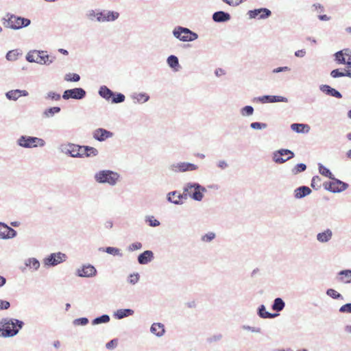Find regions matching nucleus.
I'll return each mask as SVG.
<instances>
[{
	"instance_id": "1",
	"label": "nucleus",
	"mask_w": 351,
	"mask_h": 351,
	"mask_svg": "<svg viewBox=\"0 0 351 351\" xmlns=\"http://www.w3.org/2000/svg\"><path fill=\"white\" fill-rule=\"evenodd\" d=\"M24 322L14 318H3L0 320V337L10 338L16 336L23 327Z\"/></svg>"
},
{
	"instance_id": "2",
	"label": "nucleus",
	"mask_w": 351,
	"mask_h": 351,
	"mask_svg": "<svg viewBox=\"0 0 351 351\" xmlns=\"http://www.w3.org/2000/svg\"><path fill=\"white\" fill-rule=\"evenodd\" d=\"M3 25L5 27L14 30L26 27L31 24V21L29 19L10 13L6 14L5 17L3 18Z\"/></svg>"
},
{
	"instance_id": "3",
	"label": "nucleus",
	"mask_w": 351,
	"mask_h": 351,
	"mask_svg": "<svg viewBox=\"0 0 351 351\" xmlns=\"http://www.w3.org/2000/svg\"><path fill=\"white\" fill-rule=\"evenodd\" d=\"M56 58L50 56L46 51L32 50L26 55V60L29 62H36L40 64L49 65Z\"/></svg>"
},
{
	"instance_id": "4",
	"label": "nucleus",
	"mask_w": 351,
	"mask_h": 351,
	"mask_svg": "<svg viewBox=\"0 0 351 351\" xmlns=\"http://www.w3.org/2000/svg\"><path fill=\"white\" fill-rule=\"evenodd\" d=\"M120 175L111 170H101L95 174V180L99 184H108L111 186H115Z\"/></svg>"
},
{
	"instance_id": "5",
	"label": "nucleus",
	"mask_w": 351,
	"mask_h": 351,
	"mask_svg": "<svg viewBox=\"0 0 351 351\" xmlns=\"http://www.w3.org/2000/svg\"><path fill=\"white\" fill-rule=\"evenodd\" d=\"M16 145L25 149L35 148L37 147H43L46 145L44 139L36 136L21 135L16 141Z\"/></svg>"
},
{
	"instance_id": "6",
	"label": "nucleus",
	"mask_w": 351,
	"mask_h": 351,
	"mask_svg": "<svg viewBox=\"0 0 351 351\" xmlns=\"http://www.w3.org/2000/svg\"><path fill=\"white\" fill-rule=\"evenodd\" d=\"M172 34L176 38L182 42H192L198 38L197 33L182 26H176Z\"/></svg>"
},
{
	"instance_id": "7",
	"label": "nucleus",
	"mask_w": 351,
	"mask_h": 351,
	"mask_svg": "<svg viewBox=\"0 0 351 351\" xmlns=\"http://www.w3.org/2000/svg\"><path fill=\"white\" fill-rule=\"evenodd\" d=\"M184 192H189V197L193 200L200 202L206 189L197 182H188L184 184Z\"/></svg>"
},
{
	"instance_id": "8",
	"label": "nucleus",
	"mask_w": 351,
	"mask_h": 351,
	"mask_svg": "<svg viewBox=\"0 0 351 351\" xmlns=\"http://www.w3.org/2000/svg\"><path fill=\"white\" fill-rule=\"evenodd\" d=\"M59 151L73 158H82L83 154L80 152V145L71 143H62L58 147Z\"/></svg>"
},
{
	"instance_id": "9",
	"label": "nucleus",
	"mask_w": 351,
	"mask_h": 351,
	"mask_svg": "<svg viewBox=\"0 0 351 351\" xmlns=\"http://www.w3.org/2000/svg\"><path fill=\"white\" fill-rule=\"evenodd\" d=\"M330 180V182H325L324 186L325 189L331 193H341L346 190L349 186L348 184L335 178L334 176L333 178Z\"/></svg>"
},
{
	"instance_id": "10",
	"label": "nucleus",
	"mask_w": 351,
	"mask_h": 351,
	"mask_svg": "<svg viewBox=\"0 0 351 351\" xmlns=\"http://www.w3.org/2000/svg\"><path fill=\"white\" fill-rule=\"evenodd\" d=\"M295 156L294 153L288 149H280L273 153L272 160L276 164H282Z\"/></svg>"
},
{
	"instance_id": "11",
	"label": "nucleus",
	"mask_w": 351,
	"mask_h": 351,
	"mask_svg": "<svg viewBox=\"0 0 351 351\" xmlns=\"http://www.w3.org/2000/svg\"><path fill=\"white\" fill-rule=\"evenodd\" d=\"M66 259V255L62 252H58L50 254L44 258V265L47 267H54L63 263Z\"/></svg>"
},
{
	"instance_id": "12",
	"label": "nucleus",
	"mask_w": 351,
	"mask_h": 351,
	"mask_svg": "<svg viewBox=\"0 0 351 351\" xmlns=\"http://www.w3.org/2000/svg\"><path fill=\"white\" fill-rule=\"evenodd\" d=\"M189 192H184V186L183 187V193H180L177 191H171L167 195L168 202L175 205H182L184 200L188 199Z\"/></svg>"
},
{
	"instance_id": "13",
	"label": "nucleus",
	"mask_w": 351,
	"mask_h": 351,
	"mask_svg": "<svg viewBox=\"0 0 351 351\" xmlns=\"http://www.w3.org/2000/svg\"><path fill=\"white\" fill-rule=\"evenodd\" d=\"M86 95V92L82 88H74L65 90L62 95V98L65 100L70 99L81 100Z\"/></svg>"
},
{
	"instance_id": "14",
	"label": "nucleus",
	"mask_w": 351,
	"mask_h": 351,
	"mask_svg": "<svg viewBox=\"0 0 351 351\" xmlns=\"http://www.w3.org/2000/svg\"><path fill=\"white\" fill-rule=\"evenodd\" d=\"M250 19H267L271 16L270 10L266 8H261L258 9L250 10L247 12Z\"/></svg>"
},
{
	"instance_id": "15",
	"label": "nucleus",
	"mask_w": 351,
	"mask_h": 351,
	"mask_svg": "<svg viewBox=\"0 0 351 351\" xmlns=\"http://www.w3.org/2000/svg\"><path fill=\"white\" fill-rule=\"evenodd\" d=\"M97 21L99 23L114 21L119 17V13L115 11H106L97 12Z\"/></svg>"
},
{
	"instance_id": "16",
	"label": "nucleus",
	"mask_w": 351,
	"mask_h": 351,
	"mask_svg": "<svg viewBox=\"0 0 351 351\" xmlns=\"http://www.w3.org/2000/svg\"><path fill=\"white\" fill-rule=\"evenodd\" d=\"M97 274V269L90 265H84L82 267L76 270V275L82 278H92Z\"/></svg>"
},
{
	"instance_id": "17",
	"label": "nucleus",
	"mask_w": 351,
	"mask_h": 351,
	"mask_svg": "<svg viewBox=\"0 0 351 351\" xmlns=\"http://www.w3.org/2000/svg\"><path fill=\"white\" fill-rule=\"evenodd\" d=\"M255 100L262 104L288 102V99L287 97L278 95H263L256 97Z\"/></svg>"
},
{
	"instance_id": "18",
	"label": "nucleus",
	"mask_w": 351,
	"mask_h": 351,
	"mask_svg": "<svg viewBox=\"0 0 351 351\" xmlns=\"http://www.w3.org/2000/svg\"><path fill=\"white\" fill-rule=\"evenodd\" d=\"M93 138L102 142L113 136V133L104 128H97L93 133Z\"/></svg>"
},
{
	"instance_id": "19",
	"label": "nucleus",
	"mask_w": 351,
	"mask_h": 351,
	"mask_svg": "<svg viewBox=\"0 0 351 351\" xmlns=\"http://www.w3.org/2000/svg\"><path fill=\"white\" fill-rule=\"evenodd\" d=\"M154 258L153 252L151 250H145L138 256L137 261L140 265H146L152 262Z\"/></svg>"
},
{
	"instance_id": "20",
	"label": "nucleus",
	"mask_w": 351,
	"mask_h": 351,
	"mask_svg": "<svg viewBox=\"0 0 351 351\" xmlns=\"http://www.w3.org/2000/svg\"><path fill=\"white\" fill-rule=\"evenodd\" d=\"M319 90L327 95L332 96L337 99L342 98L341 93L335 88L330 87L329 85L322 84L319 86Z\"/></svg>"
},
{
	"instance_id": "21",
	"label": "nucleus",
	"mask_w": 351,
	"mask_h": 351,
	"mask_svg": "<svg viewBox=\"0 0 351 351\" xmlns=\"http://www.w3.org/2000/svg\"><path fill=\"white\" fill-rule=\"evenodd\" d=\"M230 14L224 11H217L213 14L212 19L215 23H224L230 21Z\"/></svg>"
},
{
	"instance_id": "22",
	"label": "nucleus",
	"mask_w": 351,
	"mask_h": 351,
	"mask_svg": "<svg viewBox=\"0 0 351 351\" xmlns=\"http://www.w3.org/2000/svg\"><path fill=\"white\" fill-rule=\"evenodd\" d=\"M311 189L306 186H301L296 188L294 191V197L295 199H302L311 193Z\"/></svg>"
},
{
	"instance_id": "23",
	"label": "nucleus",
	"mask_w": 351,
	"mask_h": 351,
	"mask_svg": "<svg viewBox=\"0 0 351 351\" xmlns=\"http://www.w3.org/2000/svg\"><path fill=\"white\" fill-rule=\"evenodd\" d=\"M350 56H351V50L349 49H344L335 53V60L339 64H344L346 57H349Z\"/></svg>"
},
{
	"instance_id": "24",
	"label": "nucleus",
	"mask_w": 351,
	"mask_h": 351,
	"mask_svg": "<svg viewBox=\"0 0 351 351\" xmlns=\"http://www.w3.org/2000/svg\"><path fill=\"white\" fill-rule=\"evenodd\" d=\"M99 95L107 101H110L114 95V92L105 85L100 86Z\"/></svg>"
},
{
	"instance_id": "25",
	"label": "nucleus",
	"mask_w": 351,
	"mask_h": 351,
	"mask_svg": "<svg viewBox=\"0 0 351 351\" xmlns=\"http://www.w3.org/2000/svg\"><path fill=\"white\" fill-rule=\"evenodd\" d=\"M150 332L158 337H161L165 332V326L161 323H154L150 327Z\"/></svg>"
},
{
	"instance_id": "26",
	"label": "nucleus",
	"mask_w": 351,
	"mask_h": 351,
	"mask_svg": "<svg viewBox=\"0 0 351 351\" xmlns=\"http://www.w3.org/2000/svg\"><path fill=\"white\" fill-rule=\"evenodd\" d=\"M134 313V310L131 308H121L118 309L114 313V317L117 319H122L123 318L133 315Z\"/></svg>"
},
{
	"instance_id": "27",
	"label": "nucleus",
	"mask_w": 351,
	"mask_h": 351,
	"mask_svg": "<svg viewBox=\"0 0 351 351\" xmlns=\"http://www.w3.org/2000/svg\"><path fill=\"white\" fill-rule=\"evenodd\" d=\"M80 152L83 154V157L84 156L86 157L96 156L99 154L96 148L88 145H80Z\"/></svg>"
},
{
	"instance_id": "28",
	"label": "nucleus",
	"mask_w": 351,
	"mask_h": 351,
	"mask_svg": "<svg viewBox=\"0 0 351 351\" xmlns=\"http://www.w3.org/2000/svg\"><path fill=\"white\" fill-rule=\"evenodd\" d=\"M332 237V232L330 229H326L322 232H319L317 234L316 239L320 243L328 242Z\"/></svg>"
},
{
	"instance_id": "29",
	"label": "nucleus",
	"mask_w": 351,
	"mask_h": 351,
	"mask_svg": "<svg viewBox=\"0 0 351 351\" xmlns=\"http://www.w3.org/2000/svg\"><path fill=\"white\" fill-rule=\"evenodd\" d=\"M291 129L297 133L304 134L309 132L311 128L307 124L295 123L291 125Z\"/></svg>"
},
{
	"instance_id": "30",
	"label": "nucleus",
	"mask_w": 351,
	"mask_h": 351,
	"mask_svg": "<svg viewBox=\"0 0 351 351\" xmlns=\"http://www.w3.org/2000/svg\"><path fill=\"white\" fill-rule=\"evenodd\" d=\"M338 280L343 283L351 282V269L341 270L338 273Z\"/></svg>"
},
{
	"instance_id": "31",
	"label": "nucleus",
	"mask_w": 351,
	"mask_h": 351,
	"mask_svg": "<svg viewBox=\"0 0 351 351\" xmlns=\"http://www.w3.org/2000/svg\"><path fill=\"white\" fill-rule=\"evenodd\" d=\"M61 108L58 106H53L46 108L42 113V117L45 119L53 117L56 114L60 112Z\"/></svg>"
},
{
	"instance_id": "32",
	"label": "nucleus",
	"mask_w": 351,
	"mask_h": 351,
	"mask_svg": "<svg viewBox=\"0 0 351 351\" xmlns=\"http://www.w3.org/2000/svg\"><path fill=\"white\" fill-rule=\"evenodd\" d=\"M25 265L34 271H37L40 264L39 261L36 258H29L25 261Z\"/></svg>"
},
{
	"instance_id": "33",
	"label": "nucleus",
	"mask_w": 351,
	"mask_h": 351,
	"mask_svg": "<svg viewBox=\"0 0 351 351\" xmlns=\"http://www.w3.org/2000/svg\"><path fill=\"white\" fill-rule=\"evenodd\" d=\"M285 307V302L281 298H276L274 299L273 304L271 305V308L273 311L279 312L282 311Z\"/></svg>"
},
{
	"instance_id": "34",
	"label": "nucleus",
	"mask_w": 351,
	"mask_h": 351,
	"mask_svg": "<svg viewBox=\"0 0 351 351\" xmlns=\"http://www.w3.org/2000/svg\"><path fill=\"white\" fill-rule=\"evenodd\" d=\"M99 251L105 252L109 254H112L113 256H118L122 257L123 254L121 252V250L114 247H100L99 249Z\"/></svg>"
},
{
	"instance_id": "35",
	"label": "nucleus",
	"mask_w": 351,
	"mask_h": 351,
	"mask_svg": "<svg viewBox=\"0 0 351 351\" xmlns=\"http://www.w3.org/2000/svg\"><path fill=\"white\" fill-rule=\"evenodd\" d=\"M198 166L188 162H181V173L196 171Z\"/></svg>"
},
{
	"instance_id": "36",
	"label": "nucleus",
	"mask_w": 351,
	"mask_h": 351,
	"mask_svg": "<svg viewBox=\"0 0 351 351\" xmlns=\"http://www.w3.org/2000/svg\"><path fill=\"white\" fill-rule=\"evenodd\" d=\"M0 226H3V228L8 230V233L2 236L3 239H12L16 236V231L13 228L9 227L7 224L3 222H0Z\"/></svg>"
},
{
	"instance_id": "37",
	"label": "nucleus",
	"mask_w": 351,
	"mask_h": 351,
	"mask_svg": "<svg viewBox=\"0 0 351 351\" xmlns=\"http://www.w3.org/2000/svg\"><path fill=\"white\" fill-rule=\"evenodd\" d=\"M110 320V316L108 315L104 314L93 319L92 324L98 325L101 324H106L108 323Z\"/></svg>"
},
{
	"instance_id": "38",
	"label": "nucleus",
	"mask_w": 351,
	"mask_h": 351,
	"mask_svg": "<svg viewBox=\"0 0 351 351\" xmlns=\"http://www.w3.org/2000/svg\"><path fill=\"white\" fill-rule=\"evenodd\" d=\"M21 54L22 53L19 52V49L10 50L6 53L5 58L8 61H16Z\"/></svg>"
},
{
	"instance_id": "39",
	"label": "nucleus",
	"mask_w": 351,
	"mask_h": 351,
	"mask_svg": "<svg viewBox=\"0 0 351 351\" xmlns=\"http://www.w3.org/2000/svg\"><path fill=\"white\" fill-rule=\"evenodd\" d=\"M254 109L252 106H245L240 109V114L243 117L253 115Z\"/></svg>"
},
{
	"instance_id": "40",
	"label": "nucleus",
	"mask_w": 351,
	"mask_h": 351,
	"mask_svg": "<svg viewBox=\"0 0 351 351\" xmlns=\"http://www.w3.org/2000/svg\"><path fill=\"white\" fill-rule=\"evenodd\" d=\"M318 167H319V172L320 174H322V176H325L326 178H328L329 179H332L333 178V176L334 175L331 173L330 169H328V168L324 167L321 163L318 164Z\"/></svg>"
},
{
	"instance_id": "41",
	"label": "nucleus",
	"mask_w": 351,
	"mask_h": 351,
	"mask_svg": "<svg viewBox=\"0 0 351 351\" xmlns=\"http://www.w3.org/2000/svg\"><path fill=\"white\" fill-rule=\"evenodd\" d=\"M5 97L9 100L16 101L20 97L19 89L8 91L5 93Z\"/></svg>"
},
{
	"instance_id": "42",
	"label": "nucleus",
	"mask_w": 351,
	"mask_h": 351,
	"mask_svg": "<svg viewBox=\"0 0 351 351\" xmlns=\"http://www.w3.org/2000/svg\"><path fill=\"white\" fill-rule=\"evenodd\" d=\"M125 99V97L123 93L114 92V95L111 98L110 101L112 104H120L123 103Z\"/></svg>"
},
{
	"instance_id": "43",
	"label": "nucleus",
	"mask_w": 351,
	"mask_h": 351,
	"mask_svg": "<svg viewBox=\"0 0 351 351\" xmlns=\"http://www.w3.org/2000/svg\"><path fill=\"white\" fill-rule=\"evenodd\" d=\"M145 221L151 227H157L160 224V221L152 215L145 216Z\"/></svg>"
},
{
	"instance_id": "44",
	"label": "nucleus",
	"mask_w": 351,
	"mask_h": 351,
	"mask_svg": "<svg viewBox=\"0 0 351 351\" xmlns=\"http://www.w3.org/2000/svg\"><path fill=\"white\" fill-rule=\"evenodd\" d=\"M326 293L328 296L332 298V299L341 300H343V295L333 289H327Z\"/></svg>"
},
{
	"instance_id": "45",
	"label": "nucleus",
	"mask_w": 351,
	"mask_h": 351,
	"mask_svg": "<svg viewBox=\"0 0 351 351\" xmlns=\"http://www.w3.org/2000/svg\"><path fill=\"white\" fill-rule=\"evenodd\" d=\"M167 62L171 68H176L179 65V60L177 56L171 55L167 58Z\"/></svg>"
},
{
	"instance_id": "46",
	"label": "nucleus",
	"mask_w": 351,
	"mask_h": 351,
	"mask_svg": "<svg viewBox=\"0 0 351 351\" xmlns=\"http://www.w3.org/2000/svg\"><path fill=\"white\" fill-rule=\"evenodd\" d=\"M168 169L171 173H181V162H174L168 166Z\"/></svg>"
},
{
	"instance_id": "47",
	"label": "nucleus",
	"mask_w": 351,
	"mask_h": 351,
	"mask_svg": "<svg viewBox=\"0 0 351 351\" xmlns=\"http://www.w3.org/2000/svg\"><path fill=\"white\" fill-rule=\"evenodd\" d=\"M306 169V165L304 163H299L296 165L291 170L293 175H297L299 173L303 172Z\"/></svg>"
},
{
	"instance_id": "48",
	"label": "nucleus",
	"mask_w": 351,
	"mask_h": 351,
	"mask_svg": "<svg viewBox=\"0 0 351 351\" xmlns=\"http://www.w3.org/2000/svg\"><path fill=\"white\" fill-rule=\"evenodd\" d=\"M80 80V76L77 73H67L64 76V80L67 82H77Z\"/></svg>"
},
{
	"instance_id": "49",
	"label": "nucleus",
	"mask_w": 351,
	"mask_h": 351,
	"mask_svg": "<svg viewBox=\"0 0 351 351\" xmlns=\"http://www.w3.org/2000/svg\"><path fill=\"white\" fill-rule=\"evenodd\" d=\"M216 237L215 233L213 232H209L201 237V241L206 243L211 242Z\"/></svg>"
},
{
	"instance_id": "50",
	"label": "nucleus",
	"mask_w": 351,
	"mask_h": 351,
	"mask_svg": "<svg viewBox=\"0 0 351 351\" xmlns=\"http://www.w3.org/2000/svg\"><path fill=\"white\" fill-rule=\"evenodd\" d=\"M250 128L253 130H265L267 128V124L261 122H252L250 123Z\"/></svg>"
},
{
	"instance_id": "51",
	"label": "nucleus",
	"mask_w": 351,
	"mask_h": 351,
	"mask_svg": "<svg viewBox=\"0 0 351 351\" xmlns=\"http://www.w3.org/2000/svg\"><path fill=\"white\" fill-rule=\"evenodd\" d=\"M268 313L269 312L266 311V308L264 304L260 305L257 309V315L259 317L263 319H267L266 315L268 314Z\"/></svg>"
},
{
	"instance_id": "52",
	"label": "nucleus",
	"mask_w": 351,
	"mask_h": 351,
	"mask_svg": "<svg viewBox=\"0 0 351 351\" xmlns=\"http://www.w3.org/2000/svg\"><path fill=\"white\" fill-rule=\"evenodd\" d=\"M241 328L244 330L250 331V332H254V333L260 334L262 332L261 328H259V327H254V326H248V325H243L241 326Z\"/></svg>"
},
{
	"instance_id": "53",
	"label": "nucleus",
	"mask_w": 351,
	"mask_h": 351,
	"mask_svg": "<svg viewBox=\"0 0 351 351\" xmlns=\"http://www.w3.org/2000/svg\"><path fill=\"white\" fill-rule=\"evenodd\" d=\"M88 319L86 317H80L73 320V324L75 326H86L88 324Z\"/></svg>"
},
{
	"instance_id": "54",
	"label": "nucleus",
	"mask_w": 351,
	"mask_h": 351,
	"mask_svg": "<svg viewBox=\"0 0 351 351\" xmlns=\"http://www.w3.org/2000/svg\"><path fill=\"white\" fill-rule=\"evenodd\" d=\"M134 98L138 102L145 103L149 99V96L146 93H139Z\"/></svg>"
},
{
	"instance_id": "55",
	"label": "nucleus",
	"mask_w": 351,
	"mask_h": 351,
	"mask_svg": "<svg viewBox=\"0 0 351 351\" xmlns=\"http://www.w3.org/2000/svg\"><path fill=\"white\" fill-rule=\"evenodd\" d=\"M142 247H143L142 243L141 242L136 241V242H134V243L130 244L128 247V250L130 252H133V251L141 250L142 248Z\"/></svg>"
},
{
	"instance_id": "56",
	"label": "nucleus",
	"mask_w": 351,
	"mask_h": 351,
	"mask_svg": "<svg viewBox=\"0 0 351 351\" xmlns=\"http://www.w3.org/2000/svg\"><path fill=\"white\" fill-rule=\"evenodd\" d=\"M60 95L53 91H49L45 96V99H49L54 101H58L60 99Z\"/></svg>"
},
{
	"instance_id": "57",
	"label": "nucleus",
	"mask_w": 351,
	"mask_h": 351,
	"mask_svg": "<svg viewBox=\"0 0 351 351\" xmlns=\"http://www.w3.org/2000/svg\"><path fill=\"white\" fill-rule=\"evenodd\" d=\"M321 178L318 176H313L311 180V186L313 189H318L320 186Z\"/></svg>"
},
{
	"instance_id": "58",
	"label": "nucleus",
	"mask_w": 351,
	"mask_h": 351,
	"mask_svg": "<svg viewBox=\"0 0 351 351\" xmlns=\"http://www.w3.org/2000/svg\"><path fill=\"white\" fill-rule=\"evenodd\" d=\"M139 274L138 273L130 274L128 277V282L131 285H135L139 280Z\"/></svg>"
},
{
	"instance_id": "59",
	"label": "nucleus",
	"mask_w": 351,
	"mask_h": 351,
	"mask_svg": "<svg viewBox=\"0 0 351 351\" xmlns=\"http://www.w3.org/2000/svg\"><path fill=\"white\" fill-rule=\"evenodd\" d=\"M118 346V340L117 339H113L108 341L106 344V348L108 350H113Z\"/></svg>"
},
{
	"instance_id": "60",
	"label": "nucleus",
	"mask_w": 351,
	"mask_h": 351,
	"mask_svg": "<svg viewBox=\"0 0 351 351\" xmlns=\"http://www.w3.org/2000/svg\"><path fill=\"white\" fill-rule=\"evenodd\" d=\"M330 76L333 78H337L344 77V74L343 71H341L339 69H336L330 72Z\"/></svg>"
},
{
	"instance_id": "61",
	"label": "nucleus",
	"mask_w": 351,
	"mask_h": 351,
	"mask_svg": "<svg viewBox=\"0 0 351 351\" xmlns=\"http://www.w3.org/2000/svg\"><path fill=\"white\" fill-rule=\"evenodd\" d=\"M340 313H351V303H347L341 306L339 308Z\"/></svg>"
},
{
	"instance_id": "62",
	"label": "nucleus",
	"mask_w": 351,
	"mask_h": 351,
	"mask_svg": "<svg viewBox=\"0 0 351 351\" xmlns=\"http://www.w3.org/2000/svg\"><path fill=\"white\" fill-rule=\"evenodd\" d=\"M291 71V68L289 67V66H280V67H277L276 69H274L272 70V73H280V72H285V71Z\"/></svg>"
},
{
	"instance_id": "63",
	"label": "nucleus",
	"mask_w": 351,
	"mask_h": 351,
	"mask_svg": "<svg viewBox=\"0 0 351 351\" xmlns=\"http://www.w3.org/2000/svg\"><path fill=\"white\" fill-rule=\"evenodd\" d=\"M10 306V303L8 301L0 300V310H7Z\"/></svg>"
},
{
	"instance_id": "64",
	"label": "nucleus",
	"mask_w": 351,
	"mask_h": 351,
	"mask_svg": "<svg viewBox=\"0 0 351 351\" xmlns=\"http://www.w3.org/2000/svg\"><path fill=\"white\" fill-rule=\"evenodd\" d=\"M217 166L223 170V169H226V168H228V164L227 163V162L224 160H219L217 162Z\"/></svg>"
}]
</instances>
